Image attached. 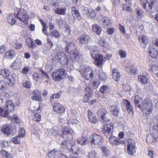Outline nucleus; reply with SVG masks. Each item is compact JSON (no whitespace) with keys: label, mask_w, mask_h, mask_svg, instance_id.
Returning a JSON list of instances; mask_svg holds the SVG:
<instances>
[{"label":"nucleus","mask_w":158,"mask_h":158,"mask_svg":"<svg viewBox=\"0 0 158 158\" xmlns=\"http://www.w3.org/2000/svg\"><path fill=\"white\" fill-rule=\"evenodd\" d=\"M97 48L96 46L94 47L95 49H96ZM90 53L92 57L94 60V64L98 67H102L105 62L103 55L100 54H98V50H96L91 51Z\"/></svg>","instance_id":"3"},{"label":"nucleus","mask_w":158,"mask_h":158,"mask_svg":"<svg viewBox=\"0 0 158 158\" xmlns=\"http://www.w3.org/2000/svg\"><path fill=\"white\" fill-rule=\"evenodd\" d=\"M71 13L73 15V16L71 19L72 21H73L74 20V18L75 17L79 18L80 16V14L79 11L74 7H73L72 8ZM69 21H71V19H70V17L69 18Z\"/></svg>","instance_id":"23"},{"label":"nucleus","mask_w":158,"mask_h":158,"mask_svg":"<svg viewBox=\"0 0 158 158\" xmlns=\"http://www.w3.org/2000/svg\"><path fill=\"white\" fill-rule=\"evenodd\" d=\"M138 39L139 42L143 44H146L148 43V41L147 37L143 35H140Z\"/></svg>","instance_id":"39"},{"label":"nucleus","mask_w":158,"mask_h":158,"mask_svg":"<svg viewBox=\"0 0 158 158\" xmlns=\"http://www.w3.org/2000/svg\"><path fill=\"white\" fill-rule=\"evenodd\" d=\"M6 50V48L5 46L4 45L0 46V54H3L5 53Z\"/></svg>","instance_id":"63"},{"label":"nucleus","mask_w":158,"mask_h":158,"mask_svg":"<svg viewBox=\"0 0 158 158\" xmlns=\"http://www.w3.org/2000/svg\"><path fill=\"white\" fill-rule=\"evenodd\" d=\"M123 102L125 106L127 109L130 114H133V108L132 106L131 105L130 102L126 100H123Z\"/></svg>","instance_id":"22"},{"label":"nucleus","mask_w":158,"mask_h":158,"mask_svg":"<svg viewBox=\"0 0 158 158\" xmlns=\"http://www.w3.org/2000/svg\"><path fill=\"white\" fill-rule=\"evenodd\" d=\"M110 142L112 145H117L121 143V140L117 137L114 136H111L109 138Z\"/></svg>","instance_id":"18"},{"label":"nucleus","mask_w":158,"mask_h":158,"mask_svg":"<svg viewBox=\"0 0 158 158\" xmlns=\"http://www.w3.org/2000/svg\"><path fill=\"white\" fill-rule=\"evenodd\" d=\"M30 69V67L28 66L24 67L22 70V73L24 75L27 74L29 71Z\"/></svg>","instance_id":"55"},{"label":"nucleus","mask_w":158,"mask_h":158,"mask_svg":"<svg viewBox=\"0 0 158 158\" xmlns=\"http://www.w3.org/2000/svg\"><path fill=\"white\" fill-rule=\"evenodd\" d=\"M148 53L152 58L155 59L157 58L158 54L157 50L156 48L150 46L148 48Z\"/></svg>","instance_id":"19"},{"label":"nucleus","mask_w":158,"mask_h":158,"mask_svg":"<svg viewBox=\"0 0 158 158\" xmlns=\"http://www.w3.org/2000/svg\"><path fill=\"white\" fill-rule=\"evenodd\" d=\"M102 152L103 156L107 157L108 156L109 151L106 147H103L102 148Z\"/></svg>","instance_id":"53"},{"label":"nucleus","mask_w":158,"mask_h":158,"mask_svg":"<svg viewBox=\"0 0 158 158\" xmlns=\"http://www.w3.org/2000/svg\"><path fill=\"white\" fill-rule=\"evenodd\" d=\"M58 24L60 27H64L67 25L66 23L61 19L58 20Z\"/></svg>","instance_id":"57"},{"label":"nucleus","mask_w":158,"mask_h":158,"mask_svg":"<svg viewBox=\"0 0 158 158\" xmlns=\"http://www.w3.org/2000/svg\"><path fill=\"white\" fill-rule=\"evenodd\" d=\"M149 65L152 71L154 73H156L158 72V62L152 61L151 64Z\"/></svg>","instance_id":"25"},{"label":"nucleus","mask_w":158,"mask_h":158,"mask_svg":"<svg viewBox=\"0 0 158 158\" xmlns=\"http://www.w3.org/2000/svg\"><path fill=\"white\" fill-rule=\"evenodd\" d=\"M40 22L42 24V26H43V29H42V31L43 32L45 35H48V33L47 32V27L44 23V22L42 20H40Z\"/></svg>","instance_id":"52"},{"label":"nucleus","mask_w":158,"mask_h":158,"mask_svg":"<svg viewBox=\"0 0 158 158\" xmlns=\"http://www.w3.org/2000/svg\"><path fill=\"white\" fill-rule=\"evenodd\" d=\"M88 112L89 121L93 124L97 123L98 120L95 114L92 113L90 110H88Z\"/></svg>","instance_id":"16"},{"label":"nucleus","mask_w":158,"mask_h":158,"mask_svg":"<svg viewBox=\"0 0 158 158\" xmlns=\"http://www.w3.org/2000/svg\"><path fill=\"white\" fill-rule=\"evenodd\" d=\"M54 59L58 62H60L63 65H66L68 63V59L67 57L62 52H58L55 56Z\"/></svg>","instance_id":"6"},{"label":"nucleus","mask_w":158,"mask_h":158,"mask_svg":"<svg viewBox=\"0 0 158 158\" xmlns=\"http://www.w3.org/2000/svg\"><path fill=\"white\" fill-rule=\"evenodd\" d=\"M34 120L36 121L39 122L40 121L41 118V115L38 114H34Z\"/></svg>","instance_id":"62"},{"label":"nucleus","mask_w":158,"mask_h":158,"mask_svg":"<svg viewBox=\"0 0 158 158\" xmlns=\"http://www.w3.org/2000/svg\"><path fill=\"white\" fill-rule=\"evenodd\" d=\"M5 106H6V110L8 111H10L14 110L15 108V106L13 104V102L12 100H9L7 101Z\"/></svg>","instance_id":"24"},{"label":"nucleus","mask_w":158,"mask_h":158,"mask_svg":"<svg viewBox=\"0 0 158 158\" xmlns=\"http://www.w3.org/2000/svg\"><path fill=\"white\" fill-rule=\"evenodd\" d=\"M11 120L13 122L15 123H19L20 122L18 117L16 115H14L12 118Z\"/></svg>","instance_id":"59"},{"label":"nucleus","mask_w":158,"mask_h":158,"mask_svg":"<svg viewBox=\"0 0 158 158\" xmlns=\"http://www.w3.org/2000/svg\"><path fill=\"white\" fill-rule=\"evenodd\" d=\"M26 43L27 45L29 48L33 49L36 47V45L34 44L32 40L30 38L27 40Z\"/></svg>","instance_id":"36"},{"label":"nucleus","mask_w":158,"mask_h":158,"mask_svg":"<svg viewBox=\"0 0 158 158\" xmlns=\"http://www.w3.org/2000/svg\"><path fill=\"white\" fill-rule=\"evenodd\" d=\"M74 48V44L70 42H67L65 46V50L66 51L69 52V50H71Z\"/></svg>","instance_id":"41"},{"label":"nucleus","mask_w":158,"mask_h":158,"mask_svg":"<svg viewBox=\"0 0 158 158\" xmlns=\"http://www.w3.org/2000/svg\"><path fill=\"white\" fill-rule=\"evenodd\" d=\"M33 77L35 81H38L40 78L39 74L36 72H35L34 73L33 75Z\"/></svg>","instance_id":"64"},{"label":"nucleus","mask_w":158,"mask_h":158,"mask_svg":"<svg viewBox=\"0 0 158 158\" xmlns=\"http://www.w3.org/2000/svg\"><path fill=\"white\" fill-rule=\"evenodd\" d=\"M1 131L4 134L7 135H10V131L9 126L7 125L2 126L1 128Z\"/></svg>","instance_id":"29"},{"label":"nucleus","mask_w":158,"mask_h":158,"mask_svg":"<svg viewBox=\"0 0 158 158\" xmlns=\"http://www.w3.org/2000/svg\"><path fill=\"white\" fill-rule=\"evenodd\" d=\"M97 115L99 118H101L102 120L105 122H108L110 121L105 115L106 114V111L103 108H100L98 110L97 113Z\"/></svg>","instance_id":"9"},{"label":"nucleus","mask_w":158,"mask_h":158,"mask_svg":"<svg viewBox=\"0 0 158 158\" xmlns=\"http://www.w3.org/2000/svg\"><path fill=\"white\" fill-rule=\"evenodd\" d=\"M88 14L89 17L92 18L94 17L96 15L95 10L93 9L88 10Z\"/></svg>","instance_id":"54"},{"label":"nucleus","mask_w":158,"mask_h":158,"mask_svg":"<svg viewBox=\"0 0 158 158\" xmlns=\"http://www.w3.org/2000/svg\"><path fill=\"white\" fill-rule=\"evenodd\" d=\"M69 56L70 60L72 61H76L79 59L80 54L78 51L75 50L70 53Z\"/></svg>","instance_id":"13"},{"label":"nucleus","mask_w":158,"mask_h":158,"mask_svg":"<svg viewBox=\"0 0 158 158\" xmlns=\"http://www.w3.org/2000/svg\"><path fill=\"white\" fill-rule=\"evenodd\" d=\"M72 130L65 127L62 130L63 135V137L65 138L71 139L72 137V135L71 132Z\"/></svg>","instance_id":"12"},{"label":"nucleus","mask_w":158,"mask_h":158,"mask_svg":"<svg viewBox=\"0 0 158 158\" xmlns=\"http://www.w3.org/2000/svg\"><path fill=\"white\" fill-rule=\"evenodd\" d=\"M153 109L152 101L148 98L144 99L140 106L139 109L142 111L143 115H148L150 114Z\"/></svg>","instance_id":"2"},{"label":"nucleus","mask_w":158,"mask_h":158,"mask_svg":"<svg viewBox=\"0 0 158 158\" xmlns=\"http://www.w3.org/2000/svg\"><path fill=\"white\" fill-rule=\"evenodd\" d=\"M66 76V71L64 69H60L54 71L52 74V79L55 81H59Z\"/></svg>","instance_id":"4"},{"label":"nucleus","mask_w":158,"mask_h":158,"mask_svg":"<svg viewBox=\"0 0 158 158\" xmlns=\"http://www.w3.org/2000/svg\"><path fill=\"white\" fill-rule=\"evenodd\" d=\"M10 44L11 46L16 49H21L23 46V44L22 43L18 42L17 40L16 39L12 40L10 41Z\"/></svg>","instance_id":"21"},{"label":"nucleus","mask_w":158,"mask_h":158,"mask_svg":"<svg viewBox=\"0 0 158 158\" xmlns=\"http://www.w3.org/2000/svg\"><path fill=\"white\" fill-rule=\"evenodd\" d=\"M125 69L127 72L132 75L135 74L137 71L136 67L133 65L126 66Z\"/></svg>","instance_id":"20"},{"label":"nucleus","mask_w":158,"mask_h":158,"mask_svg":"<svg viewBox=\"0 0 158 158\" xmlns=\"http://www.w3.org/2000/svg\"><path fill=\"white\" fill-rule=\"evenodd\" d=\"M138 79L140 82H141L144 84L147 83L148 81V78L142 75L139 76Z\"/></svg>","instance_id":"43"},{"label":"nucleus","mask_w":158,"mask_h":158,"mask_svg":"<svg viewBox=\"0 0 158 158\" xmlns=\"http://www.w3.org/2000/svg\"><path fill=\"white\" fill-rule=\"evenodd\" d=\"M21 65V62L20 60L16 59L12 64L11 67L14 69H19Z\"/></svg>","instance_id":"27"},{"label":"nucleus","mask_w":158,"mask_h":158,"mask_svg":"<svg viewBox=\"0 0 158 158\" xmlns=\"http://www.w3.org/2000/svg\"><path fill=\"white\" fill-rule=\"evenodd\" d=\"M109 110L110 112L114 116L118 117L119 116V108L116 105H112L109 107Z\"/></svg>","instance_id":"17"},{"label":"nucleus","mask_w":158,"mask_h":158,"mask_svg":"<svg viewBox=\"0 0 158 158\" xmlns=\"http://www.w3.org/2000/svg\"><path fill=\"white\" fill-rule=\"evenodd\" d=\"M48 2L49 5L55 7L58 6V3L54 0H48Z\"/></svg>","instance_id":"58"},{"label":"nucleus","mask_w":158,"mask_h":158,"mask_svg":"<svg viewBox=\"0 0 158 158\" xmlns=\"http://www.w3.org/2000/svg\"><path fill=\"white\" fill-rule=\"evenodd\" d=\"M91 143L94 145L100 144L102 142V137L100 135L96 134H93L90 137Z\"/></svg>","instance_id":"8"},{"label":"nucleus","mask_w":158,"mask_h":158,"mask_svg":"<svg viewBox=\"0 0 158 158\" xmlns=\"http://www.w3.org/2000/svg\"><path fill=\"white\" fill-rule=\"evenodd\" d=\"M19 136L21 137H24L26 136L25 131L23 128H20L19 132L18 134Z\"/></svg>","instance_id":"51"},{"label":"nucleus","mask_w":158,"mask_h":158,"mask_svg":"<svg viewBox=\"0 0 158 158\" xmlns=\"http://www.w3.org/2000/svg\"><path fill=\"white\" fill-rule=\"evenodd\" d=\"M53 109L54 111L58 113H62L64 112V108L59 103H55L53 105Z\"/></svg>","instance_id":"15"},{"label":"nucleus","mask_w":158,"mask_h":158,"mask_svg":"<svg viewBox=\"0 0 158 158\" xmlns=\"http://www.w3.org/2000/svg\"><path fill=\"white\" fill-rule=\"evenodd\" d=\"M112 76L113 79L117 81L119 80L120 75L116 69H114L113 70Z\"/></svg>","instance_id":"32"},{"label":"nucleus","mask_w":158,"mask_h":158,"mask_svg":"<svg viewBox=\"0 0 158 158\" xmlns=\"http://www.w3.org/2000/svg\"><path fill=\"white\" fill-rule=\"evenodd\" d=\"M109 90V87L106 85H103L100 88V91L103 93H108Z\"/></svg>","instance_id":"45"},{"label":"nucleus","mask_w":158,"mask_h":158,"mask_svg":"<svg viewBox=\"0 0 158 158\" xmlns=\"http://www.w3.org/2000/svg\"><path fill=\"white\" fill-rule=\"evenodd\" d=\"M148 6L150 9H152V7L154 8L158 5V0H150L148 2Z\"/></svg>","instance_id":"40"},{"label":"nucleus","mask_w":158,"mask_h":158,"mask_svg":"<svg viewBox=\"0 0 158 158\" xmlns=\"http://www.w3.org/2000/svg\"><path fill=\"white\" fill-rule=\"evenodd\" d=\"M155 141V140L154 137L152 134H149L147 136L146 141L147 142L150 143Z\"/></svg>","instance_id":"50"},{"label":"nucleus","mask_w":158,"mask_h":158,"mask_svg":"<svg viewBox=\"0 0 158 158\" xmlns=\"http://www.w3.org/2000/svg\"><path fill=\"white\" fill-rule=\"evenodd\" d=\"M15 51L13 50H11L6 52L5 57L7 58L11 59L15 56Z\"/></svg>","instance_id":"34"},{"label":"nucleus","mask_w":158,"mask_h":158,"mask_svg":"<svg viewBox=\"0 0 158 158\" xmlns=\"http://www.w3.org/2000/svg\"><path fill=\"white\" fill-rule=\"evenodd\" d=\"M143 101L140 96L138 95L135 96V103L136 107H138L139 109L140 106Z\"/></svg>","instance_id":"30"},{"label":"nucleus","mask_w":158,"mask_h":158,"mask_svg":"<svg viewBox=\"0 0 158 158\" xmlns=\"http://www.w3.org/2000/svg\"><path fill=\"white\" fill-rule=\"evenodd\" d=\"M103 21V25L104 27L110 26L111 24L110 19L107 17H103L102 19Z\"/></svg>","instance_id":"33"},{"label":"nucleus","mask_w":158,"mask_h":158,"mask_svg":"<svg viewBox=\"0 0 158 158\" xmlns=\"http://www.w3.org/2000/svg\"><path fill=\"white\" fill-rule=\"evenodd\" d=\"M56 152H56L55 150H51L48 153V156L49 157L54 158L56 154Z\"/></svg>","instance_id":"61"},{"label":"nucleus","mask_w":158,"mask_h":158,"mask_svg":"<svg viewBox=\"0 0 158 158\" xmlns=\"http://www.w3.org/2000/svg\"><path fill=\"white\" fill-rule=\"evenodd\" d=\"M15 17L24 24L28 23L29 16L26 11L23 9H16L15 10L14 15L8 14L6 18L8 23L13 25L16 22Z\"/></svg>","instance_id":"1"},{"label":"nucleus","mask_w":158,"mask_h":158,"mask_svg":"<svg viewBox=\"0 0 158 158\" xmlns=\"http://www.w3.org/2000/svg\"><path fill=\"white\" fill-rule=\"evenodd\" d=\"M136 11L138 18H140L143 16V11L142 9L137 8L136 9Z\"/></svg>","instance_id":"49"},{"label":"nucleus","mask_w":158,"mask_h":158,"mask_svg":"<svg viewBox=\"0 0 158 158\" xmlns=\"http://www.w3.org/2000/svg\"><path fill=\"white\" fill-rule=\"evenodd\" d=\"M114 129V125L112 123L105 124L102 128V132L105 134H110Z\"/></svg>","instance_id":"11"},{"label":"nucleus","mask_w":158,"mask_h":158,"mask_svg":"<svg viewBox=\"0 0 158 158\" xmlns=\"http://www.w3.org/2000/svg\"><path fill=\"white\" fill-rule=\"evenodd\" d=\"M54 12L60 15H64L65 14V10L63 8H57L54 10Z\"/></svg>","instance_id":"44"},{"label":"nucleus","mask_w":158,"mask_h":158,"mask_svg":"<svg viewBox=\"0 0 158 158\" xmlns=\"http://www.w3.org/2000/svg\"><path fill=\"white\" fill-rule=\"evenodd\" d=\"M88 156L89 158H95L96 153L94 151H91L89 153Z\"/></svg>","instance_id":"56"},{"label":"nucleus","mask_w":158,"mask_h":158,"mask_svg":"<svg viewBox=\"0 0 158 158\" xmlns=\"http://www.w3.org/2000/svg\"><path fill=\"white\" fill-rule=\"evenodd\" d=\"M92 27L93 31L97 35H99L101 34L102 30L99 26L94 24L92 26Z\"/></svg>","instance_id":"31"},{"label":"nucleus","mask_w":158,"mask_h":158,"mask_svg":"<svg viewBox=\"0 0 158 158\" xmlns=\"http://www.w3.org/2000/svg\"><path fill=\"white\" fill-rule=\"evenodd\" d=\"M0 74L5 79L10 76V72L8 70L6 69L2 70Z\"/></svg>","instance_id":"38"},{"label":"nucleus","mask_w":158,"mask_h":158,"mask_svg":"<svg viewBox=\"0 0 158 158\" xmlns=\"http://www.w3.org/2000/svg\"><path fill=\"white\" fill-rule=\"evenodd\" d=\"M135 142L134 140L132 139H128V143L127 145V152L130 155H132L135 152Z\"/></svg>","instance_id":"7"},{"label":"nucleus","mask_w":158,"mask_h":158,"mask_svg":"<svg viewBox=\"0 0 158 158\" xmlns=\"http://www.w3.org/2000/svg\"><path fill=\"white\" fill-rule=\"evenodd\" d=\"M78 40L80 43L81 45L86 44L89 42L92 41L91 39L90 38L89 36L86 35L81 36L78 38Z\"/></svg>","instance_id":"14"},{"label":"nucleus","mask_w":158,"mask_h":158,"mask_svg":"<svg viewBox=\"0 0 158 158\" xmlns=\"http://www.w3.org/2000/svg\"><path fill=\"white\" fill-rule=\"evenodd\" d=\"M6 79V82L9 85L12 86L15 84V78L13 76L10 75Z\"/></svg>","instance_id":"35"},{"label":"nucleus","mask_w":158,"mask_h":158,"mask_svg":"<svg viewBox=\"0 0 158 158\" xmlns=\"http://www.w3.org/2000/svg\"><path fill=\"white\" fill-rule=\"evenodd\" d=\"M50 32L51 35L56 38H58L60 36V33L56 30L51 31Z\"/></svg>","instance_id":"48"},{"label":"nucleus","mask_w":158,"mask_h":158,"mask_svg":"<svg viewBox=\"0 0 158 158\" xmlns=\"http://www.w3.org/2000/svg\"><path fill=\"white\" fill-rule=\"evenodd\" d=\"M92 95V93L90 92H86L82 98V101L84 102H88Z\"/></svg>","instance_id":"37"},{"label":"nucleus","mask_w":158,"mask_h":158,"mask_svg":"<svg viewBox=\"0 0 158 158\" xmlns=\"http://www.w3.org/2000/svg\"><path fill=\"white\" fill-rule=\"evenodd\" d=\"M0 116L6 118H9V113L7 110H5L3 111L2 108H0Z\"/></svg>","instance_id":"42"},{"label":"nucleus","mask_w":158,"mask_h":158,"mask_svg":"<svg viewBox=\"0 0 158 158\" xmlns=\"http://www.w3.org/2000/svg\"><path fill=\"white\" fill-rule=\"evenodd\" d=\"M11 141L15 144L19 143L21 141L20 137L19 136H15L12 138Z\"/></svg>","instance_id":"46"},{"label":"nucleus","mask_w":158,"mask_h":158,"mask_svg":"<svg viewBox=\"0 0 158 158\" xmlns=\"http://www.w3.org/2000/svg\"><path fill=\"white\" fill-rule=\"evenodd\" d=\"M80 73L82 77L86 80L91 81L93 79V73L91 68L89 66H85L83 70H81Z\"/></svg>","instance_id":"5"},{"label":"nucleus","mask_w":158,"mask_h":158,"mask_svg":"<svg viewBox=\"0 0 158 158\" xmlns=\"http://www.w3.org/2000/svg\"><path fill=\"white\" fill-rule=\"evenodd\" d=\"M97 74L98 76L99 80L101 81H105L107 78L106 74L102 71H98Z\"/></svg>","instance_id":"28"},{"label":"nucleus","mask_w":158,"mask_h":158,"mask_svg":"<svg viewBox=\"0 0 158 158\" xmlns=\"http://www.w3.org/2000/svg\"><path fill=\"white\" fill-rule=\"evenodd\" d=\"M32 95L31 99L37 102H41L42 99L40 91L37 89L34 90L32 91Z\"/></svg>","instance_id":"10"},{"label":"nucleus","mask_w":158,"mask_h":158,"mask_svg":"<svg viewBox=\"0 0 158 158\" xmlns=\"http://www.w3.org/2000/svg\"><path fill=\"white\" fill-rule=\"evenodd\" d=\"M60 93H58L56 94H53L50 98V101H52L54 99L59 98L60 97Z\"/></svg>","instance_id":"60"},{"label":"nucleus","mask_w":158,"mask_h":158,"mask_svg":"<svg viewBox=\"0 0 158 158\" xmlns=\"http://www.w3.org/2000/svg\"><path fill=\"white\" fill-rule=\"evenodd\" d=\"M87 137L82 136L79 137L77 139V143L81 145H85L88 143Z\"/></svg>","instance_id":"26"},{"label":"nucleus","mask_w":158,"mask_h":158,"mask_svg":"<svg viewBox=\"0 0 158 158\" xmlns=\"http://www.w3.org/2000/svg\"><path fill=\"white\" fill-rule=\"evenodd\" d=\"M118 53L121 58H124L127 56L126 52L124 50L121 49L118 51Z\"/></svg>","instance_id":"47"}]
</instances>
